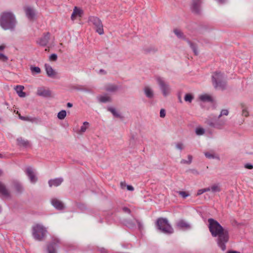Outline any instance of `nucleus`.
I'll list each match as a JSON object with an SVG mask.
<instances>
[{
	"mask_svg": "<svg viewBox=\"0 0 253 253\" xmlns=\"http://www.w3.org/2000/svg\"><path fill=\"white\" fill-rule=\"evenodd\" d=\"M178 193L183 198H185L189 195V194L185 191H178Z\"/></svg>",
	"mask_w": 253,
	"mask_h": 253,
	"instance_id": "nucleus-37",
	"label": "nucleus"
},
{
	"mask_svg": "<svg viewBox=\"0 0 253 253\" xmlns=\"http://www.w3.org/2000/svg\"><path fill=\"white\" fill-rule=\"evenodd\" d=\"M242 115L245 116V117H248V115H249V113L248 112V111L247 110L246 108H244V106L242 105Z\"/></svg>",
	"mask_w": 253,
	"mask_h": 253,
	"instance_id": "nucleus-40",
	"label": "nucleus"
},
{
	"mask_svg": "<svg viewBox=\"0 0 253 253\" xmlns=\"http://www.w3.org/2000/svg\"><path fill=\"white\" fill-rule=\"evenodd\" d=\"M57 59V55L56 54H52L49 57V59L51 61H55Z\"/></svg>",
	"mask_w": 253,
	"mask_h": 253,
	"instance_id": "nucleus-38",
	"label": "nucleus"
},
{
	"mask_svg": "<svg viewBox=\"0 0 253 253\" xmlns=\"http://www.w3.org/2000/svg\"><path fill=\"white\" fill-rule=\"evenodd\" d=\"M201 0H192L191 3V8L192 10L198 13L201 9Z\"/></svg>",
	"mask_w": 253,
	"mask_h": 253,
	"instance_id": "nucleus-8",
	"label": "nucleus"
},
{
	"mask_svg": "<svg viewBox=\"0 0 253 253\" xmlns=\"http://www.w3.org/2000/svg\"><path fill=\"white\" fill-rule=\"evenodd\" d=\"M210 191V189H209L208 187L206 188H204V189H201L198 191L197 195H200L205 192H208Z\"/></svg>",
	"mask_w": 253,
	"mask_h": 253,
	"instance_id": "nucleus-34",
	"label": "nucleus"
},
{
	"mask_svg": "<svg viewBox=\"0 0 253 253\" xmlns=\"http://www.w3.org/2000/svg\"><path fill=\"white\" fill-rule=\"evenodd\" d=\"M120 186L122 189H124L126 187V185L125 182H121L120 183Z\"/></svg>",
	"mask_w": 253,
	"mask_h": 253,
	"instance_id": "nucleus-48",
	"label": "nucleus"
},
{
	"mask_svg": "<svg viewBox=\"0 0 253 253\" xmlns=\"http://www.w3.org/2000/svg\"><path fill=\"white\" fill-rule=\"evenodd\" d=\"M205 133V130L204 128L201 127L197 128L196 129V133L198 135L204 134Z\"/></svg>",
	"mask_w": 253,
	"mask_h": 253,
	"instance_id": "nucleus-32",
	"label": "nucleus"
},
{
	"mask_svg": "<svg viewBox=\"0 0 253 253\" xmlns=\"http://www.w3.org/2000/svg\"><path fill=\"white\" fill-rule=\"evenodd\" d=\"M0 24L4 30L13 29L16 24L14 16L10 12L3 13L0 19Z\"/></svg>",
	"mask_w": 253,
	"mask_h": 253,
	"instance_id": "nucleus-2",
	"label": "nucleus"
},
{
	"mask_svg": "<svg viewBox=\"0 0 253 253\" xmlns=\"http://www.w3.org/2000/svg\"><path fill=\"white\" fill-rule=\"evenodd\" d=\"M26 172L30 179L31 182L32 183H35L37 180V178L33 170L31 168H28L26 170Z\"/></svg>",
	"mask_w": 253,
	"mask_h": 253,
	"instance_id": "nucleus-14",
	"label": "nucleus"
},
{
	"mask_svg": "<svg viewBox=\"0 0 253 253\" xmlns=\"http://www.w3.org/2000/svg\"><path fill=\"white\" fill-rule=\"evenodd\" d=\"M83 14V11L80 8L75 6L71 15L72 20L74 21L78 17H81Z\"/></svg>",
	"mask_w": 253,
	"mask_h": 253,
	"instance_id": "nucleus-10",
	"label": "nucleus"
},
{
	"mask_svg": "<svg viewBox=\"0 0 253 253\" xmlns=\"http://www.w3.org/2000/svg\"><path fill=\"white\" fill-rule=\"evenodd\" d=\"M12 187L14 190L18 193L22 192L23 188L19 182L14 181L12 183Z\"/></svg>",
	"mask_w": 253,
	"mask_h": 253,
	"instance_id": "nucleus-20",
	"label": "nucleus"
},
{
	"mask_svg": "<svg viewBox=\"0 0 253 253\" xmlns=\"http://www.w3.org/2000/svg\"><path fill=\"white\" fill-rule=\"evenodd\" d=\"M45 70L46 72L47 73V67H46V65H45Z\"/></svg>",
	"mask_w": 253,
	"mask_h": 253,
	"instance_id": "nucleus-56",
	"label": "nucleus"
},
{
	"mask_svg": "<svg viewBox=\"0 0 253 253\" xmlns=\"http://www.w3.org/2000/svg\"><path fill=\"white\" fill-rule=\"evenodd\" d=\"M190 46L192 48V49H193V51L195 53V54L197 55L198 54V51H197V49H196V46L193 44V43L190 42Z\"/></svg>",
	"mask_w": 253,
	"mask_h": 253,
	"instance_id": "nucleus-41",
	"label": "nucleus"
},
{
	"mask_svg": "<svg viewBox=\"0 0 253 253\" xmlns=\"http://www.w3.org/2000/svg\"><path fill=\"white\" fill-rule=\"evenodd\" d=\"M22 120L26 121H33V119L29 117H23Z\"/></svg>",
	"mask_w": 253,
	"mask_h": 253,
	"instance_id": "nucleus-46",
	"label": "nucleus"
},
{
	"mask_svg": "<svg viewBox=\"0 0 253 253\" xmlns=\"http://www.w3.org/2000/svg\"><path fill=\"white\" fill-rule=\"evenodd\" d=\"M208 188L210 189V191H211L212 193L219 192L221 191V187L219 184H213Z\"/></svg>",
	"mask_w": 253,
	"mask_h": 253,
	"instance_id": "nucleus-23",
	"label": "nucleus"
},
{
	"mask_svg": "<svg viewBox=\"0 0 253 253\" xmlns=\"http://www.w3.org/2000/svg\"><path fill=\"white\" fill-rule=\"evenodd\" d=\"M126 188L129 191H133L134 190V188L133 187V186H131V185H127L126 186Z\"/></svg>",
	"mask_w": 253,
	"mask_h": 253,
	"instance_id": "nucleus-50",
	"label": "nucleus"
},
{
	"mask_svg": "<svg viewBox=\"0 0 253 253\" xmlns=\"http://www.w3.org/2000/svg\"><path fill=\"white\" fill-rule=\"evenodd\" d=\"M176 226L179 229H187L190 228L189 224L183 220H180L176 223Z\"/></svg>",
	"mask_w": 253,
	"mask_h": 253,
	"instance_id": "nucleus-16",
	"label": "nucleus"
},
{
	"mask_svg": "<svg viewBox=\"0 0 253 253\" xmlns=\"http://www.w3.org/2000/svg\"><path fill=\"white\" fill-rule=\"evenodd\" d=\"M123 210L125 212H127V213H129L130 212V210L126 207L123 208Z\"/></svg>",
	"mask_w": 253,
	"mask_h": 253,
	"instance_id": "nucleus-49",
	"label": "nucleus"
},
{
	"mask_svg": "<svg viewBox=\"0 0 253 253\" xmlns=\"http://www.w3.org/2000/svg\"><path fill=\"white\" fill-rule=\"evenodd\" d=\"M208 222L209 229L211 235L214 237L218 236V245L222 251H225V244L229 239L228 231L224 229L217 221L212 218L209 219Z\"/></svg>",
	"mask_w": 253,
	"mask_h": 253,
	"instance_id": "nucleus-1",
	"label": "nucleus"
},
{
	"mask_svg": "<svg viewBox=\"0 0 253 253\" xmlns=\"http://www.w3.org/2000/svg\"><path fill=\"white\" fill-rule=\"evenodd\" d=\"M48 97H49L50 96V94H49V91H48Z\"/></svg>",
	"mask_w": 253,
	"mask_h": 253,
	"instance_id": "nucleus-58",
	"label": "nucleus"
},
{
	"mask_svg": "<svg viewBox=\"0 0 253 253\" xmlns=\"http://www.w3.org/2000/svg\"><path fill=\"white\" fill-rule=\"evenodd\" d=\"M188 161H187L186 160H184V159L182 160L181 161V164H190V163H191V162L192 161V156L191 155H188Z\"/></svg>",
	"mask_w": 253,
	"mask_h": 253,
	"instance_id": "nucleus-36",
	"label": "nucleus"
},
{
	"mask_svg": "<svg viewBox=\"0 0 253 253\" xmlns=\"http://www.w3.org/2000/svg\"><path fill=\"white\" fill-rule=\"evenodd\" d=\"M193 99V96L191 94H186L184 97V100L186 102H191Z\"/></svg>",
	"mask_w": 253,
	"mask_h": 253,
	"instance_id": "nucleus-31",
	"label": "nucleus"
},
{
	"mask_svg": "<svg viewBox=\"0 0 253 253\" xmlns=\"http://www.w3.org/2000/svg\"><path fill=\"white\" fill-rule=\"evenodd\" d=\"M67 106L68 107H69V108H70V107H72L73 106V105H72V103H69H69H68L67 104Z\"/></svg>",
	"mask_w": 253,
	"mask_h": 253,
	"instance_id": "nucleus-52",
	"label": "nucleus"
},
{
	"mask_svg": "<svg viewBox=\"0 0 253 253\" xmlns=\"http://www.w3.org/2000/svg\"><path fill=\"white\" fill-rule=\"evenodd\" d=\"M24 86L22 85H17L15 87V90L18 94L19 96L21 97H24L26 96L25 92L23 91Z\"/></svg>",
	"mask_w": 253,
	"mask_h": 253,
	"instance_id": "nucleus-22",
	"label": "nucleus"
},
{
	"mask_svg": "<svg viewBox=\"0 0 253 253\" xmlns=\"http://www.w3.org/2000/svg\"><path fill=\"white\" fill-rule=\"evenodd\" d=\"M66 114H67L65 110H62L58 113V118L60 120H63L66 117Z\"/></svg>",
	"mask_w": 253,
	"mask_h": 253,
	"instance_id": "nucleus-29",
	"label": "nucleus"
},
{
	"mask_svg": "<svg viewBox=\"0 0 253 253\" xmlns=\"http://www.w3.org/2000/svg\"><path fill=\"white\" fill-rule=\"evenodd\" d=\"M58 240L55 239L52 242L48 245V253H57V249L58 248Z\"/></svg>",
	"mask_w": 253,
	"mask_h": 253,
	"instance_id": "nucleus-9",
	"label": "nucleus"
},
{
	"mask_svg": "<svg viewBox=\"0 0 253 253\" xmlns=\"http://www.w3.org/2000/svg\"><path fill=\"white\" fill-rule=\"evenodd\" d=\"M157 81L163 95L164 96L169 95L171 92V88L169 84L160 77L157 78Z\"/></svg>",
	"mask_w": 253,
	"mask_h": 253,
	"instance_id": "nucleus-6",
	"label": "nucleus"
},
{
	"mask_svg": "<svg viewBox=\"0 0 253 253\" xmlns=\"http://www.w3.org/2000/svg\"><path fill=\"white\" fill-rule=\"evenodd\" d=\"M2 174V171L0 170V176Z\"/></svg>",
	"mask_w": 253,
	"mask_h": 253,
	"instance_id": "nucleus-57",
	"label": "nucleus"
},
{
	"mask_svg": "<svg viewBox=\"0 0 253 253\" xmlns=\"http://www.w3.org/2000/svg\"><path fill=\"white\" fill-rule=\"evenodd\" d=\"M89 123L87 122H85L84 123L83 125L81 126L80 132V133H83L86 130L88 126Z\"/></svg>",
	"mask_w": 253,
	"mask_h": 253,
	"instance_id": "nucleus-30",
	"label": "nucleus"
},
{
	"mask_svg": "<svg viewBox=\"0 0 253 253\" xmlns=\"http://www.w3.org/2000/svg\"><path fill=\"white\" fill-rule=\"evenodd\" d=\"M23 117V116H21V115H20V114H19V118H20L21 120H22V119Z\"/></svg>",
	"mask_w": 253,
	"mask_h": 253,
	"instance_id": "nucleus-55",
	"label": "nucleus"
},
{
	"mask_svg": "<svg viewBox=\"0 0 253 253\" xmlns=\"http://www.w3.org/2000/svg\"><path fill=\"white\" fill-rule=\"evenodd\" d=\"M113 114L114 116L116 117H120V116L118 112L115 109L113 108H110L108 109Z\"/></svg>",
	"mask_w": 253,
	"mask_h": 253,
	"instance_id": "nucleus-33",
	"label": "nucleus"
},
{
	"mask_svg": "<svg viewBox=\"0 0 253 253\" xmlns=\"http://www.w3.org/2000/svg\"><path fill=\"white\" fill-rule=\"evenodd\" d=\"M245 168L248 169H253V166L250 164H247L245 165Z\"/></svg>",
	"mask_w": 253,
	"mask_h": 253,
	"instance_id": "nucleus-47",
	"label": "nucleus"
},
{
	"mask_svg": "<svg viewBox=\"0 0 253 253\" xmlns=\"http://www.w3.org/2000/svg\"><path fill=\"white\" fill-rule=\"evenodd\" d=\"M0 194L3 196L8 198L10 196V191L6 188V186L0 181Z\"/></svg>",
	"mask_w": 253,
	"mask_h": 253,
	"instance_id": "nucleus-11",
	"label": "nucleus"
},
{
	"mask_svg": "<svg viewBox=\"0 0 253 253\" xmlns=\"http://www.w3.org/2000/svg\"><path fill=\"white\" fill-rule=\"evenodd\" d=\"M37 42L40 45L44 46L46 45L47 43V38L46 36H44V37L39 39L37 41Z\"/></svg>",
	"mask_w": 253,
	"mask_h": 253,
	"instance_id": "nucleus-25",
	"label": "nucleus"
},
{
	"mask_svg": "<svg viewBox=\"0 0 253 253\" xmlns=\"http://www.w3.org/2000/svg\"><path fill=\"white\" fill-rule=\"evenodd\" d=\"M7 57L4 54L0 53V60L3 61H6L7 60Z\"/></svg>",
	"mask_w": 253,
	"mask_h": 253,
	"instance_id": "nucleus-44",
	"label": "nucleus"
},
{
	"mask_svg": "<svg viewBox=\"0 0 253 253\" xmlns=\"http://www.w3.org/2000/svg\"><path fill=\"white\" fill-rule=\"evenodd\" d=\"M176 147L178 149L182 150L184 149V146L183 144H182L181 143H178L176 145Z\"/></svg>",
	"mask_w": 253,
	"mask_h": 253,
	"instance_id": "nucleus-42",
	"label": "nucleus"
},
{
	"mask_svg": "<svg viewBox=\"0 0 253 253\" xmlns=\"http://www.w3.org/2000/svg\"><path fill=\"white\" fill-rule=\"evenodd\" d=\"M228 114V111L227 110L224 109L222 110L221 111L220 114L219 116V117L222 116V115H226L227 116Z\"/></svg>",
	"mask_w": 253,
	"mask_h": 253,
	"instance_id": "nucleus-43",
	"label": "nucleus"
},
{
	"mask_svg": "<svg viewBox=\"0 0 253 253\" xmlns=\"http://www.w3.org/2000/svg\"><path fill=\"white\" fill-rule=\"evenodd\" d=\"M25 12L27 16L29 19H32L35 16V12L34 10L30 6H27L25 8Z\"/></svg>",
	"mask_w": 253,
	"mask_h": 253,
	"instance_id": "nucleus-17",
	"label": "nucleus"
},
{
	"mask_svg": "<svg viewBox=\"0 0 253 253\" xmlns=\"http://www.w3.org/2000/svg\"><path fill=\"white\" fill-rule=\"evenodd\" d=\"M51 205L57 210H62L64 208V205L59 200L54 198L51 200Z\"/></svg>",
	"mask_w": 253,
	"mask_h": 253,
	"instance_id": "nucleus-12",
	"label": "nucleus"
},
{
	"mask_svg": "<svg viewBox=\"0 0 253 253\" xmlns=\"http://www.w3.org/2000/svg\"><path fill=\"white\" fill-rule=\"evenodd\" d=\"M146 96L149 98H152L154 96V91L149 86H145L143 88Z\"/></svg>",
	"mask_w": 253,
	"mask_h": 253,
	"instance_id": "nucleus-15",
	"label": "nucleus"
},
{
	"mask_svg": "<svg viewBox=\"0 0 253 253\" xmlns=\"http://www.w3.org/2000/svg\"><path fill=\"white\" fill-rule=\"evenodd\" d=\"M160 116L161 118H164L166 116V112L165 109H161L160 110Z\"/></svg>",
	"mask_w": 253,
	"mask_h": 253,
	"instance_id": "nucleus-45",
	"label": "nucleus"
},
{
	"mask_svg": "<svg viewBox=\"0 0 253 253\" xmlns=\"http://www.w3.org/2000/svg\"><path fill=\"white\" fill-rule=\"evenodd\" d=\"M117 89V86L114 84H108L106 86V90L109 91H115Z\"/></svg>",
	"mask_w": 253,
	"mask_h": 253,
	"instance_id": "nucleus-27",
	"label": "nucleus"
},
{
	"mask_svg": "<svg viewBox=\"0 0 253 253\" xmlns=\"http://www.w3.org/2000/svg\"><path fill=\"white\" fill-rule=\"evenodd\" d=\"M89 20L94 25L96 32L100 35H103L104 30L101 20L96 17H91Z\"/></svg>",
	"mask_w": 253,
	"mask_h": 253,
	"instance_id": "nucleus-7",
	"label": "nucleus"
},
{
	"mask_svg": "<svg viewBox=\"0 0 253 253\" xmlns=\"http://www.w3.org/2000/svg\"><path fill=\"white\" fill-rule=\"evenodd\" d=\"M200 99L203 101H211V97L210 95L206 94L200 95Z\"/></svg>",
	"mask_w": 253,
	"mask_h": 253,
	"instance_id": "nucleus-26",
	"label": "nucleus"
},
{
	"mask_svg": "<svg viewBox=\"0 0 253 253\" xmlns=\"http://www.w3.org/2000/svg\"><path fill=\"white\" fill-rule=\"evenodd\" d=\"M63 179L61 178H56L51 179L48 181V185L51 186H58L62 182Z\"/></svg>",
	"mask_w": 253,
	"mask_h": 253,
	"instance_id": "nucleus-19",
	"label": "nucleus"
},
{
	"mask_svg": "<svg viewBox=\"0 0 253 253\" xmlns=\"http://www.w3.org/2000/svg\"><path fill=\"white\" fill-rule=\"evenodd\" d=\"M31 70L33 73H35L36 74H38L40 73L41 72L40 68L38 67H32L31 68Z\"/></svg>",
	"mask_w": 253,
	"mask_h": 253,
	"instance_id": "nucleus-35",
	"label": "nucleus"
},
{
	"mask_svg": "<svg viewBox=\"0 0 253 253\" xmlns=\"http://www.w3.org/2000/svg\"><path fill=\"white\" fill-rule=\"evenodd\" d=\"M157 225L159 230L165 233L171 234L173 229L166 218H159L157 221Z\"/></svg>",
	"mask_w": 253,
	"mask_h": 253,
	"instance_id": "nucleus-5",
	"label": "nucleus"
},
{
	"mask_svg": "<svg viewBox=\"0 0 253 253\" xmlns=\"http://www.w3.org/2000/svg\"><path fill=\"white\" fill-rule=\"evenodd\" d=\"M111 98L107 95L101 96L99 98V101L101 102L105 103L110 101Z\"/></svg>",
	"mask_w": 253,
	"mask_h": 253,
	"instance_id": "nucleus-28",
	"label": "nucleus"
},
{
	"mask_svg": "<svg viewBox=\"0 0 253 253\" xmlns=\"http://www.w3.org/2000/svg\"><path fill=\"white\" fill-rule=\"evenodd\" d=\"M17 141L18 144L20 146L27 147L29 145V142L27 140H24L22 138H18Z\"/></svg>",
	"mask_w": 253,
	"mask_h": 253,
	"instance_id": "nucleus-24",
	"label": "nucleus"
},
{
	"mask_svg": "<svg viewBox=\"0 0 253 253\" xmlns=\"http://www.w3.org/2000/svg\"><path fill=\"white\" fill-rule=\"evenodd\" d=\"M227 253H240V252L237 251H229Z\"/></svg>",
	"mask_w": 253,
	"mask_h": 253,
	"instance_id": "nucleus-53",
	"label": "nucleus"
},
{
	"mask_svg": "<svg viewBox=\"0 0 253 253\" xmlns=\"http://www.w3.org/2000/svg\"><path fill=\"white\" fill-rule=\"evenodd\" d=\"M37 94L41 96L46 97L47 96V90L45 87H39L37 89Z\"/></svg>",
	"mask_w": 253,
	"mask_h": 253,
	"instance_id": "nucleus-21",
	"label": "nucleus"
},
{
	"mask_svg": "<svg viewBox=\"0 0 253 253\" xmlns=\"http://www.w3.org/2000/svg\"><path fill=\"white\" fill-rule=\"evenodd\" d=\"M5 47V46L4 44H2L0 45V51L3 50Z\"/></svg>",
	"mask_w": 253,
	"mask_h": 253,
	"instance_id": "nucleus-51",
	"label": "nucleus"
},
{
	"mask_svg": "<svg viewBox=\"0 0 253 253\" xmlns=\"http://www.w3.org/2000/svg\"><path fill=\"white\" fill-rule=\"evenodd\" d=\"M174 33L177 36V37H178L179 38H180L182 37V32L178 29H175L174 30Z\"/></svg>",
	"mask_w": 253,
	"mask_h": 253,
	"instance_id": "nucleus-39",
	"label": "nucleus"
},
{
	"mask_svg": "<svg viewBox=\"0 0 253 253\" xmlns=\"http://www.w3.org/2000/svg\"><path fill=\"white\" fill-rule=\"evenodd\" d=\"M48 77L52 79H58L59 76L58 73L51 67L48 66Z\"/></svg>",
	"mask_w": 253,
	"mask_h": 253,
	"instance_id": "nucleus-18",
	"label": "nucleus"
},
{
	"mask_svg": "<svg viewBox=\"0 0 253 253\" xmlns=\"http://www.w3.org/2000/svg\"><path fill=\"white\" fill-rule=\"evenodd\" d=\"M212 82L214 87L218 89L223 90L226 88V81L223 74L220 72H215L212 75Z\"/></svg>",
	"mask_w": 253,
	"mask_h": 253,
	"instance_id": "nucleus-3",
	"label": "nucleus"
},
{
	"mask_svg": "<svg viewBox=\"0 0 253 253\" xmlns=\"http://www.w3.org/2000/svg\"><path fill=\"white\" fill-rule=\"evenodd\" d=\"M137 223L138 224V225L139 226V228H141V224H140V222L138 221L137 220Z\"/></svg>",
	"mask_w": 253,
	"mask_h": 253,
	"instance_id": "nucleus-54",
	"label": "nucleus"
},
{
	"mask_svg": "<svg viewBox=\"0 0 253 253\" xmlns=\"http://www.w3.org/2000/svg\"><path fill=\"white\" fill-rule=\"evenodd\" d=\"M204 154L207 158L209 159L219 160V157L213 150H210L208 152H205Z\"/></svg>",
	"mask_w": 253,
	"mask_h": 253,
	"instance_id": "nucleus-13",
	"label": "nucleus"
},
{
	"mask_svg": "<svg viewBox=\"0 0 253 253\" xmlns=\"http://www.w3.org/2000/svg\"><path fill=\"white\" fill-rule=\"evenodd\" d=\"M46 233V228L41 224L37 223L32 226V235L36 240H43L45 237Z\"/></svg>",
	"mask_w": 253,
	"mask_h": 253,
	"instance_id": "nucleus-4",
	"label": "nucleus"
}]
</instances>
